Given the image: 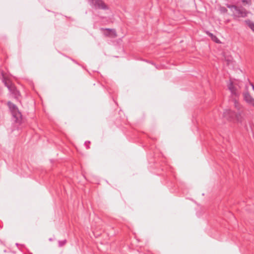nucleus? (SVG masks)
Segmentation results:
<instances>
[{
    "label": "nucleus",
    "instance_id": "obj_3",
    "mask_svg": "<svg viewBox=\"0 0 254 254\" xmlns=\"http://www.w3.org/2000/svg\"><path fill=\"white\" fill-rule=\"evenodd\" d=\"M244 101L249 105L254 107V98L250 95L248 91L243 93Z\"/></svg>",
    "mask_w": 254,
    "mask_h": 254
},
{
    "label": "nucleus",
    "instance_id": "obj_19",
    "mask_svg": "<svg viewBox=\"0 0 254 254\" xmlns=\"http://www.w3.org/2000/svg\"><path fill=\"white\" fill-rule=\"evenodd\" d=\"M251 85L252 86V89L254 91V85L253 83H251Z\"/></svg>",
    "mask_w": 254,
    "mask_h": 254
},
{
    "label": "nucleus",
    "instance_id": "obj_13",
    "mask_svg": "<svg viewBox=\"0 0 254 254\" xmlns=\"http://www.w3.org/2000/svg\"><path fill=\"white\" fill-rule=\"evenodd\" d=\"M242 2L244 4L251 5L252 4V0H242Z\"/></svg>",
    "mask_w": 254,
    "mask_h": 254
},
{
    "label": "nucleus",
    "instance_id": "obj_4",
    "mask_svg": "<svg viewBox=\"0 0 254 254\" xmlns=\"http://www.w3.org/2000/svg\"><path fill=\"white\" fill-rule=\"evenodd\" d=\"M234 115L235 112L230 109H226L223 112V117L230 121H234Z\"/></svg>",
    "mask_w": 254,
    "mask_h": 254
},
{
    "label": "nucleus",
    "instance_id": "obj_8",
    "mask_svg": "<svg viewBox=\"0 0 254 254\" xmlns=\"http://www.w3.org/2000/svg\"><path fill=\"white\" fill-rule=\"evenodd\" d=\"M206 33L207 35L209 36L211 38V39L213 41H214V42H215L217 43H220V40L218 39V38L215 35H214L212 33H210L209 31H206Z\"/></svg>",
    "mask_w": 254,
    "mask_h": 254
},
{
    "label": "nucleus",
    "instance_id": "obj_5",
    "mask_svg": "<svg viewBox=\"0 0 254 254\" xmlns=\"http://www.w3.org/2000/svg\"><path fill=\"white\" fill-rule=\"evenodd\" d=\"M102 30L106 31V32L104 33V35L107 37H116L117 36L116 30L114 29L110 28H101Z\"/></svg>",
    "mask_w": 254,
    "mask_h": 254
},
{
    "label": "nucleus",
    "instance_id": "obj_21",
    "mask_svg": "<svg viewBox=\"0 0 254 254\" xmlns=\"http://www.w3.org/2000/svg\"><path fill=\"white\" fill-rule=\"evenodd\" d=\"M151 64H152L155 65V64H154L153 63H151Z\"/></svg>",
    "mask_w": 254,
    "mask_h": 254
},
{
    "label": "nucleus",
    "instance_id": "obj_20",
    "mask_svg": "<svg viewBox=\"0 0 254 254\" xmlns=\"http://www.w3.org/2000/svg\"><path fill=\"white\" fill-rule=\"evenodd\" d=\"M49 241H52V239L51 238L49 239Z\"/></svg>",
    "mask_w": 254,
    "mask_h": 254
},
{
    "label": "nucleus",
    "instance_id": "obj_15",
    "mask_svg": "<svg viewBox=\"0 0 254 254\" xmlns=\"http://www.w3.org/2000/svg\"><path fill=\"white\" fill-rule=\"evenodd\" d=\"M66 241L65 240L64 241H59V247H62L65 245L66 243Z\"/></svg>",
    "mask_w": 254,
    "mask_h": 254
},
{
    "label": "nucleus",
    "instance_id": "obj_1",
    "mask_svg": "<svg viewBox=\"0 0 254 254\" xmlns=\"http://www.w3.org/2000/svg\"><path fill=\"white\" fill-rule=\"evenodd\" d=\"M7 105L12 115L13 121L19 125L21 124L22 121V116L18 107L10 101H8Z\"/></svg>",
    "mask_w": 254,
    "mask_h": 254
},
{
    "label": "nucleus",
    "instance_id": "obj_10",
    "mask_svg": "<svg viewBox=\"0 0 254 254\" xmlns=\"http://www.w3.org/2000/svg\"><path fill=\"white\" fill-rule=\"evenodd\" d=\"M234 121H237V122H242V117L240 112L238 113H236L235 112Z\"/></svg>",
    "mask_w": 254,
    "mask_h": 254
},
{
    "label": "nucleus",
    "instance_id": "obj_6",
    "mask_svg": "<svg viewBox=\"0 0 254 254\" xmlns=\"http://www.w3.org/2000/svg\"><path fill=\"white\" fill-rule=\"evenodd\" d=\"M8 89L9 90V92L11 93V94L12 95L14 98H15L16 99H18L20 95V93L14 85L8 86Z\"/></svg>",
    "mask_w": 254,
    "mask_h": 254
},
{
    "label": "nucleus",
    "instance_id": "obj_12",
    "mask_svg": "<svg viewBox=\"0 0 254 254\" xmlns=\"http://www.w3.org/2000/svg\"><path fill=\"white\" fill-rule=\"evenodd\" d=\"M226 5L228 8L231 9V10L234 9L235 10H236V9L237 8V6L236 5L233 4H227Z\"/></svg>",
    "mask_w": 254,
    "mask_h": 254
},
{
    "label": "nucleus",
    "instance_id": "obj_17",
    "mask_svg": "<svg viewBox=\"0 0 254 254\" xmlns=\"http://www.w3.org/2000/svg\"><path fill=\"white\" fill-rule=\"evenodd\" d=\"M90 143V141H85V143H84V145L86 146V149H87L90 148V146H89V145L88 144Z\"/></svg>",
    "mask_w": 254,
    "mask_h": 254
},
{
    "label": "nucleus",
    "instance_id": "obj_9",
    "mask_svg": "<svg viewBox=\"0 0 254 254\" xmlns=\"http://www.w3.org/2000/svg\"><path fill=\"white\" fill-rule=\"evenodd\" d=\"M228 89L231 91L232 94L235 95L236 94V89L234 86L232 82H230L228 85Z\"/></svg>",
    "mask_w": 254,
    "mask_h": 254
},
{
    "label": "nucleus",
    "instance_id": "obj_18",
    "mask_svg": "<svg viewBox=\"0 0 254 254\" xmlns=\"http://www.w3.org/2000/svg\"><path fill=\"white\" fill-rule=\"evenodd\" d=\"M221 10L223 12H226L227 11V9L224 7H221Z\"/></svg>",
    "mask_w": 254,
    "mask_h": 254
},
{
    "label": "nucleus",
    "instance_id": "obj_2",
    "mask_svg": "<svg viewBox=\"0 0 254 254\" xmlns=\"http://www.w3.org/2000/svg\"><path fill=\"white\" fill-rule=\"evenodd\" d=\"M90 6L95 9H108V5L103 0H87Z\"/></svg>",
    "mask_w": 254,
    "mask_h": 254
},
{
    "label": "nucleus",
    "instance_id": "obj_16",
    "mask_svg": "<svg viewBox=\"0 0 254 254\" xmlns=\"http://www.w3.org/2000/svg\"><path fill=\"white\" fill-rule=\"evenodd\" d=\"M4 85L8 88L9 86H13L10 82L4 81Z\"/></svg>",
    "mask_w": 254,
    "mask_h": 254
},
{
    "label": "nucleus",
    "instance_id": "obj_11",
    "mask_svg": "<svg viewBox=\"0 0 254 254\" xmlns=\"http://www.w3.org/2000/svg\"><path fill=\"white\" fill-rule=\"evenodd\" d=\"M246 23L248 26L254 32V23L250 20H246Z\"/></svg>",
    "mask_w": 254,
    "mask_h": 254
},
{
    "label": "nucleus",
    "instance_id": "obj_14",
    "mask_svg": "<svg viewBox=\"0 0 254 254\" xmlns=\"http://www.w3.org/2000/svg\"><path fill=\"white\" fill-rule=\"evenodd\" d=\"M234 103H235V108H237L238 110H240L241 106H240V104H239V103L238 102H237L236 100H235Z\"/></svg>",
    "mask_w": 254,
    "mask_h": 254
},
{
    "label": "nucleus",
    "instance_id": "obj_7",
    "mask_svg": "<svg viewBox=\"0 0 254 254\" xmlns=\"http://www.w3.org/2000/svg\"><path fill=\"white\" fill-rule=\"evenodd\" d=\"M235 11L238 15V16L241 17H246L248 13V12L243 7L239 8L237 7Z\"/></svg>",
    "mask_w": 254,
    "mask_h": 254
}]
</instances>
